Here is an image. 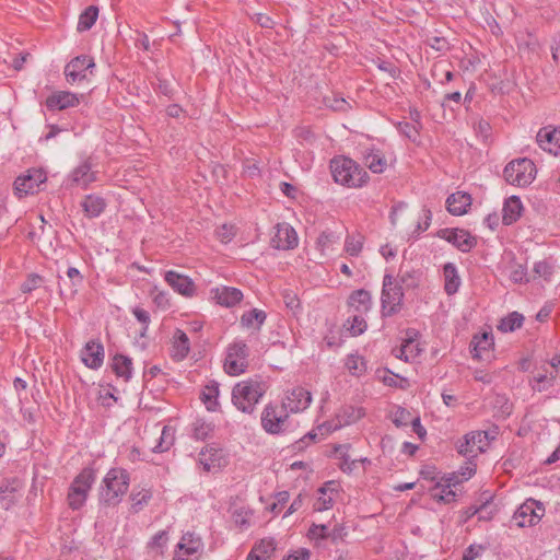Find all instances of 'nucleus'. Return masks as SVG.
I'll return each mask as SVG.
<instances>
[{"instance_id":"obj_48","label":"nucleus","mask_w":560,"mask_h":560,"mask_svg":"<svg viewBox=\"0 0 560 560\" xmlns=\"http://www.w3.org/2000/svg\"><path fill=\"white\" fill-rule=\"evenodd\" d=\"M276 548L277 544L273 538H262L253 546V549L266 559L270 558L275 553Z\"/></svg>"},{"instance_id":"obj_21","label":"nucleus","mask_w":560,"mask_h":560,"mask_svg":"<svg viewBox=\"0 0 560 560\" xmlns=\"http://www.w3.org/2000/svg\"><path fill=\"white\" fill-rule=\"evenodd\" d=\"M91 159H86L79 166H77L70 175L71 183L82 188H88L90 184L96 180V172L92 171Z\"/></svg>"},{"instance_id":"obj_5","label":"nucleus","mask_w":560,"mask_h":560,"mask_svg":"<svg viewBox=\"0 0 560 560\" xmlns=\"http://www.w3.org/2000/svg\"><path fill=\"white\" fill-rule=\"evenodd\" d=\"M260 424L264 431L271 435H281L290 430V412L282 404L268 402L260 415Z\"/></svg>"},{"instance_id":"obj_56","label":"nucleus","mask_w":560,"mask_h":560,"mask_svg":"<svg viewBox=\"0 0 560 560\" xmlns=\"http://www.w3.org/2000/svg\"><path fill=\"white\" fill-rule=\"evenodd\" d=\"M44 282V278L38 273H30L26 280L21 285V291L23 293H31L42 285Z\"/></svg>"},{"instance_id":"obj_46","label":"nucleus","mask_w":560,"mask_h":560,"mask_svg":"<svg viewBox=\"0 0 560 560\" xmlns=\"http://www.w3.org/2000/svg\"><path fill=\"white\" fill-rule=\"evenodd\" d=\"M364 162L365 165L373 172V173H382L384 170V166L386 164L385 159L380 154V152H369L364 155Z\"/></svg>"},{"instance_id":"obj_13","label":"nucleus","mask_w":560,"mask_h":560,"mask_svg":"<svg viewBox=\"0 0 560 560\" xmlns=\"http://www.w3.org/2000/svg\"><path fill=\"white\" fill-rule=\"evenodd\" d=\"M95 67L93 57L89 55H80L71 59L65 67V77L70 84L86 79V71Z\"/></svg>"},{"instance_id":"obj_34","label":"nucleus","mask_w":560,"mask_h":560,"mask_svg":"<svg viewBox=\"0 0 560 560\" xmlns=\"http://www.w3.org/2000/svg\"><path fill=\"white\" fill-rule=\"evenodd\" d=\"M364 416L365 411L362 407H355L352 405L342 406L336 413L337 421H339L342 427L352 424Z\"/></svg>"},{"instance_id":"obj_7","label":"nucleus","mask_w":560,"mask_h":560,"mask_svg":"<svg viewBox=\"0 0 560 560\" xmlns=\"http://www.w3.org/2000/svg\"><path fill=\"white\" fill-rule=\"evenodd\" d=\"M536 165L527 158L511 161L503 170L505 180L514 186L526 187L535 179Z\"/></svg>"},{"instance_id":"obj_32","label":"nucleus","mask_w":560,"mask_h":560,"mask_svg":"<svg viewBox=\"0 0 560 560\" xmlns=\"http://www.w3.org/2000/svg\"><path fill=\"white\" fill-rule=\"evenodd\" d=\"M220 384L212 380L210 381L200 393V399L205 404L208 411H217L220 407L218 401L220 394Z\"/></svg>"},{"instance_id":"obj_16","label":"nucleus","mask_w":560,"mask_h":560,"mask_svg":"<svg viewBox=\"0 0 560 560\" xmlns=\"http://www.w3.org/2000/svg\"><path fill=\"white\" fill-rule=\"evenodd\" d=\"M79 104L80 98L78 94L69 91L54 92L45 101V106L50 112L73 108L77 107Z\"/></svg>"},{"instance_id":"obj_15","label":"nucleus","mask_w":560,"mask_h":560,"mask_svg":"<svg viewBox=\"0 0 560 560\" xmlns=\"http://www.w3.org/2000/svg\"><path fill=\"white\" fill-rule=\"evenodd\" d=\"M202 548L199 537H195L192 533H186L177 544L173 560H197V553Z\"/></svg>"},{"instance_id":"obj_36","label":"nucleus","mask_w":560,"mask_h":560,"mask_svg":"<svg viewBox=\"0 0 560 560\" xmlns=\"http://www.w3.org/2000/svg\"><path fill=\"white\" fill-rule=\"evenodd\" d=\"M267 318L266 312L253 308L241 316V324L246 328L256 327L257 330L264 325Z\"/></svg>"},{"instance_id":"obj_25","label":"nucleus","mask_w":560,"mask_h":560,"mask_svg":"<svg viewBox=\"0 0 560 560\" xmlns=\"http://www.w3.org/2000/svg\"><path fill=\"white\" fill-rule=\"evenodd\" d=\"M22 487L23 483L21 479L16 477L5 478L2 480L0 485V501L3 502L5 509H9L16 502V493L22 489Z\"/></svg>"},{"instance_id":"obj_11","label":"nucleus","mask_w":560,"mask_h":560,"mask_svg":"<svg viewBox=\"0 0 560 560\" xmlns=\"http://www.w3.org/2000/svg\"><path fill=\"white\" fill-rule=\"evenodd\" d=\"M47 180L46 173L39 168H31L19 176L14 182V190L19 198L27 195H34L39 190V186Z\"/></svg>"},{"instance_id":"obj_10","label":"nucleus","mask_w":560,"mask_h":560,"mask_svg":"<svg viewBox=\"0 0 560 560\" xmlns=\"http://www.w3.org/2000/svg\"><path fill=\"white\" fill-rule=\"evenodd\" d=\"M545 514V506L540 501L527 499L513 515L518 527L534 526Z\"/></svg>"},{"instance_id":"obj_2","label":"nucleus","mask_w":560,"mask_h":560,"mask_svg":"<svg viewBox=\"0 0 560 560\" xmlns=\"http://www.w3.org/2000/svg\"><path fill=\"white\" fill-rule=\"evenodd\" d=\"M334 180L348 188H361L370 179L368 172L354 160L345 156H334L329 162Z\"/></svg>"},{"instance_id":"obj_41","label":"nucleus","mask_w":560,"mask_h":560,"mask_svg":"<svg viewBox=\"0 0 560 560\" xmlns=\"http://www.w3.org/2000/svg\"><path fill=\"white\" fill-rule=\"evenodd\" d=\"M153 494L151 489L133 490L130 493L131 510L133 513H139L151 501Z\"/></svg>"},{"instance_id":"obj_40","label":"nucleus","mask_w":560,"mask_h":560,"mask_svg":"<svg viewBox=\"0 0 560 560\" xmlns=\"http://www.w3.org/2000/svg\"><path fill=\"white\" fill-rule=\"evenodd\" d=\"M523 323L524 316L518 312H512L500 320L498 329L502 332H512L521 328Z\"/></svg>"},{"instance_id":"obj_22","label":"nucleus","mask_w":560,"mask_h":560,"mask_svg":"<svg viewBox=\"0 0 560 560\" xmlns=\"http://www.w3.org/2000/svg\"><path fill=\"white\" fill-rule=\"evenodd\" d=\"M213 300L217 301L218 304L232 307L240 303L243 299V293L240 289L233 287H220L211 289L210 291Z\"/></svg>"},{"instance_id":"obj_3","label":"nucleus","mask_w":560,"mask_h":560,"mask_svg":"<svg viewBox=\"0 0 560 560\" xmlns=\"http://www.w3.org/2000/svg\"><path fill=\"white\" fill-rule=\"evenodd\" d=\"M267 392L265 382L256 378L241 381L232 388L231 400L237 410L252 415Z\"/></svg>"},{"instance_id":"obj_28","label":"nucleus","mask_w":560,"mask_h":560,"mask_svg":"<svg viewBox=\"0 0 560 560\" xmlns=\"http://www.w3.org/2000/svg\"><path fill=\"white\" fill-rule=\"evenodd\" d=\"M471 205V197L467 192L457 191L446 199L447 211L453 215H463Z\"/></svg>"},{"instance_id":"obj_30","label":"nucleus","mask_w":560,"mask_h":560,"mask_svg":"<svg viewBox=\"0 0 560 560\" xmlns=\"http://www.w3.org/2000/svg\"><path fill=\"white\" fill-rule=\"evenodd\" d=\"M536 140L544 151L557 154V151L560 149V131L556 129H540L537 133Z\"/></svg>"},{"instance_id":"obj_35","label":"nucleus","mask_w":560,"mask_h":560,"mask_svg":"<svg viewBox=\"0 0 560 560\" xmlns=\"http://www.w3.org/2000/svg\"><path fill=\"white\" fill-rule=\"evenodd\" d=\"M332 485L334 481H327L317 489L318 497L313 505L314 511L323 512L332 508L334 498L330 494L334 491L330 488Z\"/></svg>"},{"instance_id":"obj_37","label":"nucleus","mask_w":560,"mask_h":560,"mask_svg":"<svg viewBox=\"0 0 560 560\" xmlns=\"http://www.w3.org/2000/svg\"><path fill=\"white\" fill-rule=\"evenodd\" d=\"M98 16V8L95 5L88 7L79 16L77 30L85 32L92 28Z\"/></svg>"},{"instance_id":"obj_17","label":"nucleus","mask_w":560,"mask_h":560,"mask_svg":"<svg viewBox=\"0 0 560 560\" xmlns=\"http://www.w3.org/2000/svg\"><path fill=\"white\" fill-rule=\"evenodd\" d=\"M164 280L174 291L184 296L191 298L196 292L194 281L188 276L182 275L177 271H166Z\"/></svg>"},{"instance_id":"obj_64","label":"nucleus","mask_w":560,"mask_h":560,"mask_svg":"<svg viewBox=\"0 0 560 560\" xmlns=\"http://www.w3.org/2000/svg\"><path fill=\"white\" fill-rule=\"evenodd\" d=\"M486 549L487 546L485 545L471 544L465 549L463 560H475L476 558L480 557Z\"/></svg>"},{"instance_id":"obj_38","label":"nucleus","mask_w":560,"mask_h":560,"mask_svg":"<svg viewBox=\"0 0 560 560\" xmlns=\"http://www.w3.org/2000/svg\"><path fill=\"white\" fill-rule=\"evenodd\" d=\"M175 442V430L170 425H164L161 432V436L156 445L152 448L154 453H164L168 451Z\"/></svg>"},{"instance_id":"obj_18","label":"nucleus","mask_w":560,"mask_h":560,"mask_svg":"<svg viewBox=\"0 0 560 560\" xmlns=\"http://www.w3.org/2000/svg\"><path fill=\"white\" fill-rule=\"evenodd\" d=\"M81 359L85 366L97 370L104 362V347L100 340H90L81 351Z\"/></svg>"},{"instance_id":"obj_9","label":"nucleus","mask_w":560,"mask_h":560,"mask_svg":"<svg viewBox=\"0 0 560 560\" xmlns=\"http://www.w3.org/2000/svg\"><path fill=\"white\" fill-rule=\"evenodd\" d=\"M489 445V434L486 431H471L456 443V450L462 456L471 459L479 453L486 452Z\"/></svg>"},{"instance_id":"obj_20","label":"nucleus","mask_w":560,"mask_h":560,"mask_svg":"<svg viewBox=\"0 0 560 560\" xmlns=\"http://www.w3.org/2000/svg\"><path fill=\"white\" fill-rule=\"evenodd\" d=\"M493 336L490 332H482L481 335L474 336L470 342V352L474 359L480 361L489 360L493 349Z\"/></svg>"},{"instance_id":"obj_54","label":"nucleus","mask_w":560,"mask_h":560,"mask_svg":"<svg viewBox=\"0 0 560 560\" xmlns=\"http://www.w3.org/2000/svg\"><path fill=\"white\" fill-rule=\"evenodd\" d=\"M492 498L489 497L485 502H482L480 505H470L468 508H466L465 510L462 511L460 513V523L462 524H465L467 523L471 517H474L475 515H477L478 513H481L482 511H485L489 504V501L491 500Z\"/></svg>"},{"instance_id":"obj_31","label":"nucleus","mask_w":560,"mask_h":560,"mask_svg":"<svg viewBox=\"0 0 560 560\" xmlns=\"http://www.w3.org/2000/svg\"><path fill=\"white\" fill-rule=\"evenodd\" d=\"M110 368L117 377H121L125 382H128L132 376V360L131 358L116 353L110 363Z\"/></svg>"},{"instance_id":"obj_24","label":"nucleus","mask_w":560,"mask_h":560,"mask_svg":"<svg viewBox=\"0 0 560 560\" xmlns=\"http://www.w3.org/2000/svg\"><path fill=\"white\" fill-rule=\"evenodd\" d=\"M199 463L206 471H218L225 464L222 450L215 447H206L199 453Z\"/></svg>"},{"instance_id":"obj_12","label":"nucleus","mask_w":560,"mask_h":560,"mask_svg":"<svg viewBox=\"0 0 560 560\" xmlns=\"http://www.w3.org/2000/svg\"><path fill=\"white\" fill-rule=\"evenodd\" d=\"M436 236L451 243L462 253H469L477 246V237L464 229H441L436 232Z\"/></svg>"},{"instance_id":"obj_42","label":"nucleus","mask_w":560,"mask_h":560,"mask_svg":"<svg viewBox=\"0 0 560 560\" xmlns=\"http://www.w3.org/2000/svg\"><path fill=\"white\" fill-rule=\"evenodd\" d=\"M458 483L457 477L452 476L447 479L446 485H440L438 483L435 486V489H441V493L434 494V498H438V501L443 503H451L456 500V492L453 491L451 488L452 486H456Z\"/></svg>"},{"instance_id":"obj_62","label":"nucleus","mask_w":560,"mask_h":560,"mask_svg":"<svg viewBox=\"0 0 560 560\" xmlns=\"http://www.w3.org/2000/svg\"><path fill=\"white\" fill-rule=\"evenodd\" d=\"M317 442V434L314 431H310L303 438L295 441L292 445L295 451H304L311 443Z\"/></svg>"},{"instance_id":"obj_44","label":"nucleus","mask_w":560,"mask_h":560,"mask_svg":"<svg viewBox=\"0 0 560 560\" xmlns=\"http://www.w3.org/2000/svg\"><path fill=\"white\" fill-rule=\"evenodd\" d=\"M346 326L352 336H359L363 334L368 328V324L363 318V314L359 313H355L353 316L349 317L347 319Z\"/></svg>"},{"instance_id":"obj_45","label":"nucleus","mask_w":560,"mask_h":560,"mask_svg":"<svg viewBox=\"0 0 560 560\" xmlns=\"http://www.w3.org/2000/svg\"><path fill=\"white\" fill-rule=\"evenodd\" d=\"M397 130L405 136L408 140L416 143L420 136V126L411 124L409 121H398L395 124Z\"/></svg>"},{"instance_id":"obj_8","label":"nucleus","mask_w":560,"mask_h":560,"mask_svg":"<svg viewBox=\"0 0 560 560\" xmlns=\"http://www.w3.org/2000/svg\"><path fill=\"white\" fill-rule=\"evenodd\" d=\"M248 355L249 349L245 341L237 340L230 343L226 348V357L223 364L224 372L231 376H237L246 372Z\"/></svg>"},{"instance_id":"obj_26","label":"nucleus","mask_w":560,"mask_h":560,"mask_svg":"<svg viewBox=\"0 0 560 560\" xmlns=\"http://www.w3.org/2000/svg\"><path fill=\"white\" fill-rule=\"evenodd\" d=\"M190 352V341L185 331L177 328L173 334L172 339V359L175 361H183Z\"/></svg>"},{"instance_id":"obj_47","label":"nucleus","mask_w":560,"mask_h":560,"mask_svg":"<svg viewBox=\"0 0 560 560\" xmlns=\"http://www.w3.org/2000/svg\"><path fill=\"white\" fill-rule=\"evenodd\" d=\"M346 366L352 375H361L366 371V363L362 357L349 354L347 357Z\"/></svg>"},{"instance_id":"obj_58","label":"nucleus","mask_w":560,"mask_h":560,"mask_svg":"<svg viewBox=\"0 0 560 560\" xmlns=\"http://www.w3.org/2000/svg\"><path fill=\"white\" fill-rule=\"evenodd\" d=\"M350 444H337L334 446V453L336 455H339V457L342 459V464L340 465V469L342 471L351 470V467L349 465V452Z\"/></svg>"},{"instance_id":"obj_29","label":"nucleus","mask_w":560,"mask_h":560,"mask_svg":"<svg viewBox=\"0 0 560 560\" xmlns=\"http://www.w3.org/2000/svg\"><path fill=\"white\" fill-rule=\"evenodd\" d=\"M106 206L105 199L95 194L86 195L81 202L84 215L89 219L100 217L105 211Z\"/></svg>"},{"instance_id":"obj_50","label":"nucleus","mask_w":560,"mask_h":560,"mask_svg":"<svg viewBox=\"0 0 560 560\" xmlns=\"http://www.w3.org/2000/svg\"><path fill=\"white\" fill-rule=\"evenodd\" d=\"M363 240L364 237L361 234L357 236L348 235L345 241V250L350 256H359L363 247Z\"/></svg>"},{"instance_id":"obj_33","label":"nucleus","mask_w":560,"mask_h":560,"mask_svg":"<svg viewBox=\"0 0 560 560\" xmlns=\"http://www.w3.org/2000/svg\"><path fill=\"white\" fill-rule=\"evenodd\" d=\"M443 277H444V291L447 295L455 294L462 283L460 277L458 275V270L453 262H446L443 266Z\"/></svg>"},{"instance_id":"obj_23","label":"nucleus","mask_w":560,"mask_h":560,"mask_svg":"<svg viewBox=\"0 0 560 560\" xmlns=\"http://www.w3.org/2000/svg\"><path fill=\"white\" fill-rule=\"evenodd\" d=\"M347 305L353 310L354 313L366 314L371 311L373 300L370 291L365 289H358L350 293L347 300Z\"/></svg>"},{"instance_id":"obj_43","label":"nucleus","mask_w":560,"mask_h":560,"mask_svg":"<svg viewBox=\"0 0 560 560\" xmlns=\"http://www.w3.org/2000/svg\"><path fill=\"white\" fill-rule=\"evenodd\" d=\"M214 431V424L202 419H197L192 423V438L198 441H206Z\"/></svg>"},{"instance_id":"obj_4","label":"nucleus","mask_w":560,"mask_h":560,"mask_svg":"<svg viewBox=\"0 0 560 560\" xmlns=\"http://www.w3.org/2000/svg\"><path fill=\"white\" fill-rule=\"evenodd\" d=\"M404 290L400 283L389 273L383 277L381 292V316L392 317L398 314L404 305Z\"/></svg>"},{"instance_id":"obj_61","label":"nucleus","mask_w":560,"mask_h":560,"mask_svg":"<svg viewBox=\"0 0 560 560\" xmlns=\"http://www.w3.org/2000/svg\"><path fill=\"white\" fill-rule=\"evenodd\" d=\"M337 236L334 232L330 231H324L319 234L317 237V247L320 248L322 252H324L326 248L329 247L332 243L337 241Z\"/></svg>"},{"instance_id":"obj_60","label":"nucleus","mask_w":560,"mask_h":560,"mask_svg":"<svg viewBox=\"0 0 560 560\" xmlns=\"http://www.w3.org/2000/svg\"><path fill=\"white\" fill-rule=\"evenodd\" d=\"M411 420V413L406 408L397 407L393 416V422L396 427H405Z\"/></svg>"},{"instance_id":"obj_19","label":"nucleus","mask_w":560,"mask_h":560,"mask_svg":"<svg viewBox=\"0 0 560 560\" xmlns=\"http://www.w3.org/2000/svg\"><path fill=\"white\" fill-rule=\"evenodd\" d=\"M272 243L278 249H293L299 243L298 234L290 224L279 223L277 224V232L272 238Z\"/></svg>"},{"instance_id":"obj_52","label":"nucleus","mask_w":560,"mask_h":560,"mask_svg":"<svg viewBox=\"0 0 560 560\" xmlns=\"http://www.w3.org/2000/svg\"><path fill=\"white\" fill-rule=\"evenodd\" d=\"M510 279L513 283H528L530 279L528 278L527 267L523 264H514L512 266Z\"/></svg>"},{"instance_id":"obj_39","label":"nucleus","mask_w":560,"mask_h":560,"mask_svg":"<svg viewBox=\"0 0 560 560\" xmlns=\"http://www.w3.org/2000/svg\"><path fill=\"white\" fill-rule=\"evenodd\" d=\"M555 272V264L552 259H544L536 261L533 267V279L542 278L546 282L551 281V277Z\"/></svg>"},{"instance_id":"obj_14","label":"nucleus","mask_w":560,"mask_h":560,"mask_svg":"<svg viewBox=\"0 0 560 560\" xmlns=\"http://www.w3.org/2000/svg\"><path fill=\"white\" fill-rule=\"evenodd\" d=\"M312 394L304 387L298 386L288 392L281 404L290 413H296L308 408Z\"/></svg>"},{"instance_id":"obj_1","label":"nucleus","mask_w":560,"mask_h":560,"mask_svg":"<svg viewBox=\"0 0 560 560\" xmlns=\"http://www.w3.org/2000/svg\"><path fill=\"white\" fill-rule=\"evenodd\" d=\"M130 474L121 467L110 468L103 478L98 489V503L106 508L117 506L127 493Z\"/></svg>"},{"instance_id":"obj_27","label":"nucleus","mask_w":560,"mask_h":560,"mask_svg":"<svg viewBox=\"0 0 560 560\" xmlns=\"http://www.w3.org/2000/svg\"><path fill=\"white\" fill-rule=\"evenodd\" d=\"M523 203L517 196H511L505 199L502 209V223L511 225L518 221L523 211Z\"/></svg>"},{"instance_id":"obj_59","label":"nucleus","mask_w":560,"mask_h":560,"mask_svg":"<svg viewBox=\"0 0 560 560\" xmlns=\"http://www.w3.org/2000/svg\"><path fill=\"white\" fill-rule=\"evenodd\" d=\"M556 378V375L551 372L548 376L546 373H537L534 375V381L537 383V386H533L534 389H537L539 392L547 389L548 387L552 386V382Z\"/></svg>"},{"instance_id":"obj_51","label":"nucleus","mask_w":560,"mask_h":560,"mask_svg":"<svg viewBox=\"0 0 560 560\" xmlns=\"http://www.w3.org/2000/svg\"><path fill=\"white\" fill-rule=\"evenodd\" d=\"M325 105L331 108L335 112H348L350 109V104L339 95L326 96L324 98Z\"/></svg>"},{"instance_id":"obj_6","label":"nucleus","mask_w":560,"mask_h":560,"mask_svg":"<svg viewBox=\"0 0 560 560\" xmlns=\"http://www.w3.org/2000/svg\"><path fill=\"white\" fill-rule=\"evenodd\" d=\"M96 480V471L84 467L72 480L67 494V503L73 511L80 510L88 499L89 492Z\"/></svg>"},{"instance_id":"obj_55","label":"nucleus","mask_w":560,"mask_h":560,"mask_svg":"<svg viewBox=\"0 0 560 560\" xmlns=\"http://www.w3.org/2000/svg\"><path fill=\"white\" fill-rule=\"evenodd\" d=\"M67 276H68V278L72 282V287H71V290H70V295L73 298L78 293L79 287H81L83 284L84 277L79 271V269H77L74 267H69L68 268Z\"/></svg>"},{"instance_id":"obj_63","label":"nucleus","mask_w":560,"mask_h":560,"mask_svg":"<svg viewBox=\"0 0 560 560\" xmlns=\"http://www.w3.org/2000/svg\"><path fill=\"white\" fill-rule=\"evenodd\" d=\"M308 536L314 539H328L329 530L325 524H313L308 529Z\"/></svg>"},{"instance_id":"obj_49","label":"nucleus","mask_w":560,"mask_h":560,"mask_svg":"<svg viewBox=\"0 0 560 560\" xmlns=\"http://www.w3.org/2000/svg\"><path fill=\"white\" fill-rule=\"evenodd\" d=\"M421 273L417 270L400 271L399 281L400 285H405L407 289L418 288L420 284Z\"/></svg>"},{"instance_id":"obj_57","label":"nucleus","mask_w":560,"mask_h":560,"mask_svg":"<svg viewBox=\"0 0 560 560\" xmlns=\"http://www.w3.org/2000/svg\"><path fill=\"white\" fill-rule=\"evenodd\" d=\"M215 235L220 242L228 244L236 235V229L234 225L222 224L215 230Z\"/></svg>"},{"instance_id":"obj_53","label":"nucleus","mask_w":560,"mask_h":560,"mask_svg":"<svg viewBox=\"0 0 560 560\" xmlns=\"http://www.w3.org/2000/svg\"><path fill=\"white\" fill-rule=\"evenodd\" d=\"M168 540V534L166 530L158 532L151 540L148 542V548L151 550L158 551L160 555H163V549L166 546Z\"/></svg>"}]
</instances>
